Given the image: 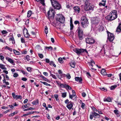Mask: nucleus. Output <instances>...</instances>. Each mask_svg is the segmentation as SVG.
Instances as JSON below:
<instances>
[{"label":"nucleus","instance_id":"nucleus-1","mask_svg":"<svg viewBox=\"0 0 121 121\" xmlns=\"http://www.w3.org/2000/svg\"><path fill=\"white\" fill-rule=\"evenodd\" d=\"M56 19L57 21L55 24L56 27L57 28L60 29L61 24L63 23L65 21V18L61 14H58L56 16Z\"/></svg>","mask_w":121,"mask_h":121},{"label":"nucleus","instance_id":"nucleus-2","mask_svg":"<svg viewBox=\"0 0 121 121\" xmlns=\"http://www.w3.org/2000/svg\"><path fill=\"white\" fill-rule=\"evenodd\" d=\"M81 22L82 26L84 28L86 27L88 24V20L86 17L84 16H82L81 18Z\"/></svg>","mask_w":121,"mask_h":121},{"label":"nucleus","instance_id":"nucleus-3","mask_svg":"<svg viewBox=\"0 0 121 121\" xmlns=\"http://www.w3.org/2000/svg\"><path fill=\"white\" fill-rule=\"evenodd\" d=\"M70 48L71 50L75 52L78 55H80L81 53H83L84 52L88 53L86 49H82L77 48H74L72 46Z\"/></svg>","mask_w":121,"mask_h":121},{"label":"nucleus","instance_id":"nucleus-4","mask_svg":"<svg viewBox=\"0 0 121 121\" xmlns=\"http://www.w3.org/2000/svg\"><path fill=\"white\" fill-rule=\"evenodd\" d=\"M76 31L77 32L78 35L79 39L80 40H82L84 38V35L82 30L80 26L78 27Z\"/></svg>","mask_w":121,"mask_h":121},{"label":"nucleus","instance_id":"nucleus-5","mask_svg":"<svg viewBox=\"0 0 121 121\" xmlns=\"http://www.w3.org/2000/svg\"><path fill=\"white\" fill-rule=\"evenodd\" d=\"M112 21L115 20L117 17V11L116 10H112L110 13Z\"/></svg>","mask_w":121,"mask_h":121},{"label":"nucleus","instance_id":"nucleus-6","mask_svg":"<svg viewBox=\"0 0 121 121\" xmlns=\"http://www.w3.org/2000/svg\"><path fill=\"white\" fill-rule=\"evenodd\" d=\"M86 42L89 44H92L95 42V40L92 38H88L86 39Z\"/></svg>","mask_w":121,"mask_h":121},{"label":"nucleus","instance_id":"nucleus-7","mask_svg":"<svg viewBox=\"0 0 121 121\" xmlns=\"http://www.w3.org/2000/svg\"><path fill=\"white\" fill-rule=\"evenodd\" d=\"M55 15L54 11L52 9H51L48 12V15L49 17H51L52 16L53 17Z\"/></svg>","mask_w":121,"mask_h":121},{"label":"nucleus","instance_id":"nucleus-8","mask_svg":"<svg viewBox=\"0 0 121 121\" xmlns=\"http://www.w3.org/2000/svg\"><path fill=\"white\" fill-rule=\"evenodd\" d=\"M94 6L93 5L91 4L86 6H85L84 9L86 11H87L91 10H93L94 9Z\"/></svg>","mask_w":121,"mask_h":121},{"label":"nucleus","instance_id":"nucleus-9","mask_svg":"<svg viewBox=\"0 0 121 121\" xmlns=\"http://www.w3.org/2000/svg\"><path fill=\"white\" fill-rule=\"evenodd\" d=\"M52 6L54 9L59 10L61 8V5L58 2Z\"/></svg>","mask_w":121,"mask_h":121},{"label":"nucleus","instance_id":"nucleus-10","mask_svg":"<svg viewBox=\"0 0 121 121\" xmlns=\"http://www.w3.org/2000/svg\"><path fill=\"white\" fill-rule=\"evenodd\" d=\"M108 35L109 41L110 42H112L114 38L113 35L109 32L108 33Z\"/></svg>","mask_w":121,"mask_h":121},{"label":"nucleus","instance_id":"nucleus-11","mask_svg":"<svg viewBox=\"0 0 121 121\" xmlns=\"http://www.w3.org/2000/svg\"><path fill=\"white\" fill-rule=\"evenodd\" d=\"M12 94V96L14 99H22V96H21L17 95H16L14 93H13Z\"/></svg>","mask_w":121,"mask_h":121},{"label":"nucleus","instance_id":"nucleus-12","mask_svg":"<svg viewBox=\"0 0 121 121\" xmlns=\"http://www.w3.org/2000/svg\"><path fill=\"white\" fill-rule=\"evenodd\" d=\"M74 12L75 13H79L80 11V8L79 6H76L73 8Z\"/></svg>","mask_w":121,"mask_h":121},{"label":"nucleus","instance_id":"nucleus-13","mask_svg":"<svg viewBox=\"0 0 121 121\" xmlns=\"http://www.w3.org/2000/svg\"><path fill=\"white\" fill-rule=\"evenodd\" d=\"M116 32L117 33H119L121 32V23H119L117 27Z\"/></svg>","mask_w":121,"mask_h":121},{"label":"nucleus","instance_id":"nucleus-14","mask_svg":"<svg viewBox=\"0 0 121 121\" xmlns=\"http://www.w3.org/2000/svg\"><path fill=\"white\" fill-rule=\"evenodd\" d=\"M69 98L73 100H76V96L74 95H71L70 93H69Z\"/></svg>","mask_w":121,"mask_h":121},{"label":"nucleus","instance_id":"nucleus-15","mask_svg":"<svg viewBox=\"0 0 121 121\" xmlns=\"http://www.w3.org/2000/svg\"><path fill=\"white\" fill-rule=\"evenodd\" d=\"M87 64L89 65L90 67H92L93 65H94L95 64V62L92 60H91L90 62H88Z\"/></svg>","mask_w":121,"mask_h":121},{"label":"nucleus","instance_id":"nucleus-16","mask_svg":"<svg viewBox=\"0 0 121 121\" xmlns=\"http://www.w3.org/2000/svg\"><path fill=\"white\" fill-rule=\"evenodd\" d=\"M41 50H42L41 48L39 45H37L35 48V51L37 52H39Z\"/></svg>","mask_w":121,"mask_h":121},{"label":"nucleus","instance_id":"nucleus-17","mask_svg":"<svg viewBox=\"0 0 121 121\" xmlns=\"http://www.w3.org/2000/svg\"><path fill=\"white\" fill-rule=\"evenodd\" d=\"M93 114V117L95 118H99L100 117V115H99L95 112H92Z\"/></svg>","mask_w":121,"mask_h":121},{"label":"nucleus","instance_id":"nucleus-18","mask_svg":"<svg viewBox=\"0 0 121 121\" xmlns=\"http://www.w3.org/2000/svg\"><path fill=\"white\" fill-rule=\"evenodd\" d=\"M85 4V6H86L90 4L89 0H83Z\"/></svg>","mask_w":121,"mask_h":121},{"label":"nucleus","instance_id":"nucleus-19","mask_svg":"<svg viewBox=\"0 0 121 121\" xmlns=\"http://www.w3.org/2000/svg\"><path fill=\"white\" fill-rule=\"evenodd\" d=\"M105 18L108 21H112L110 13L109 15L105 17Z\"/></svg>","mask_w":121,"mask_h":121},{"label":"nucleus","instance_id":"nucleus-20","mask_svg":"<svg viewBox=\"0 0 121 121\" xmlns=\"http://www.w3.org/2000/svg\"><path fill=\"white\" fill-rule=\"evenodd\" d=\"M72 103H70L68 104L66 106V107L69 110L71 109L73 107V104Z\"/></svg>","mask_w":121,"mask_h":121},{"label":"nucleus","instance_id":"nucleus-21","mask_svg":"<svg viewBox=\"0 0 121 121\" xmlns=\"http://www.w3.org/2000/svg\"><path fill=\"white\" fill-rule=\"evenodd\" d=\"M6 58L7 60H8V61L12 64H13V63H14L13 61L11 58L8 57H7Z\"/></svg>","mask_w":121,"mask_h":121},{"label":"nucleus","instance_id":"nucleus-22","mask_svg":"<svg viewBox=\"0 0 121 121\" xmlns=\"http://www.w3.org/2000/svg\"><path fill=\"white\" fill-rule=\"evenodd\" d=\"M52 6L54 4H55L58 1L57 0H50Z\"/></svg>","mask_w":121,"mask_h":121},{"label":"nucleus","instance_id":"nucleus-23","mask_svg":"<svg viewBox=\"0 0 121 121\" xmlns=\"http://www.w3.org/2000/svg\"><path fill=\"white\" fill-rule=\"evenodd\" d=\"M75 80L76 81H78L80 82H81L82 81V80L81 78L79 77H77L75 78Z\"/></svg>","mask_w":121,"mask_h":121},{"label":"nucleus","instance_id":"nucleus-24","mask_svg":"<svg viewBox=\"0 0 121 121\" xmlns=\"http://www.w3.org/2000/svg\"><path fill=\"white\" fill-rule=\"evenodd\" d=\"M101 74L103 75H106L107 74L105 69H103L101 70Z\"/></svg>","mask_w":121,"mask_h":121},{"label":"nucleus","instance_id":"nucleus-25","mask_svg":"<svg viewBox=\"0 0 121 121\" xmlns=\"http://www.w3.org/2000/svg\"><path fill=\"white\" fill-rule=\"evenodd\" d=\"M99 30L100 32H102V31H103L104 30V27L100 25L99 26Z\"/></svg>","mask_w":121,"mask_h":121},{"label":"nucleus","instance_id":"nucleus-26","mask_svg":"<svg viewBox=\"0 0 121 121\" xmlns=\"http://www.w3.org/2000/svg\"><path fill=\"white\" fill-rule=\"evenodd\" d=\"M0 68L6 70L7 68L5 67V66L2 64H0Z\"/></svg>","mask_w":121,"mask_h":121},{"label":"nucleus","instance_id":"nucleus-27","mask_svg":"<svg viewBox=\"0 0 121 121\" xmlns=\"http://www.w3.org/2000/svg\"><path fill=\"white\" fill-rule=\"evenodd\" d=\"M118 110H115L114 111V113L117 116V117H119L120 116L119 115V114L118 113Z\"/></svg>","mask_w":121,"mask_h":121},{"label":"nucleus","instance_id":"nucleus-28","mask_svg":"<svg viewBox=\"0 0 121 121\" xmlns=\"http://www.w3.org/2000/svg\"><path fill=\"white\" fill-rule=\"evenodd\" d=\"M99 20L97 18H96L95 20L93 21V23L94 24H97L99 23Z\"/></svg>","mask_w":121,"mask_h":121},{"label":"nucleus","instance_id":"nucleus-29","mask_svg":"<svg viewBox=\"0 0 121 121\" xmlns=\"http://www.w3.org/2000/svg\"><path fill=\"white\" fill-rule=\"evenodd\" d=\"M102 2H103V3H100L99 4V5H101L103 6H104L105 5V3L106 2V1L104 0H102Z\"/></svg>","mask_w":121,"mask_h":121},{"label":"nucleus","instance_id":"nucleus-30","mask_svg":"<svg viewBox=\"0 0 121 121\" xmlns=\"http://www.w3.org/2000/svg\"><path fill=\"white\" fill-rule=\"evenodd\" d=\"M37 2H39L40 1L42 5L43 6H44L45 5V4L44 3V0H35Z\"/></svg>","mask_w":121,"mask_h":121},{"label":"nucleus","instance_id":"nucleus-31","mask_svg":"<svg viewBox=\"0 0 121 121\" xmlns=\"http://www.w3.org/2000/svg\"><path fill=\"white\" fill-rule=\"evenodd\" d=\"M70 30H72L73 28V26L71 20H70Z\"/></svg>","mask_w":121,"mask_h":121},{"label":"nucleus","instance_id":"nucleus-32","mask_svg":"<svg viewBox=\"0 0 121 121\" xmlns=\"http://www.w3.org/2000/svg\"><path fill=\"white\" fill-rule=\"evenodd\" d=\"M32 11H29L27 13V17H30L32 14Z\"/></svg>","mask_w":121,"mask_h":121},{"label":"nucleus","instance_id":"nucleus-33","mask_svg":"<svg viewBox=\"0 0 121 121\" xmlns=\"http://www.w3.org/2000/svg\"><path fill=\"white\" fill-rule=\"evenodd\" d=\"M4 49H7L8 50L10 51L11 52H12V49L11 48H10L8 46H6L5 47Z\"/></svg>","mask_w":121,"mask_h":121},{"label":"nucleus","instance_id":"nucleus-34","mask_svg":"<svg viewBox=\"0 0 121 121\" xmlns=\"http://www.w3.org/2000/svg\"><path fill=\"white\" fill-rule=\"evenodd\" d=\"M32 104L33 105H37L39 104V101L37 100L36 101H34L32 102Z\"/></svg>","mask_w":121,"mask_h":121},{"label":"nucleus","instance_id":"nucleus-35","mask_svg":"<svg viewBox=\"0 0 121 121\" xmlns=\"http://www.w3.org/2000/svg\"><path fill=\"white\" fill-rule=\"evenodd\" d=\"M40 82L42 83L44 85H45L47 86H51V85L49 84H48L47 82H43L42 81H40Z\"/></svg>","mask_w":121,"mask_h":121},{"label":"nucleus","instance_id":"nucleus-36","mask_svg":"<svg viewBox=\"0 0 121 121\" xmlns=\"http://www.w3.org/2000/svg\"><path fill=\"white\" fill-rule=\"evenodd\" d=\"M13 51L14 53L16 54L19 55L20 54V53L19 52L14 49L13 50Z\"/></svg>","mask_w":121,"mask_h":121},{"label":"nucleus","instance_id":"nucleus-37","mask_svg":"<svg viewBox=\"0 0 121 121\" xmlns=\"http://www.w3.org/2000/svg\"><path fill=\"white\" fill-rule=\"evenodd\" d=\"M55 98L56 100L57 101H58L59 100L58 98V95H54Z\"/></svg>","mask_w":121,"mask_h":121},{"label":"nucleus","instance_id":"nucleus-38","mask_svg":"<svg viewBox=\"0 0 121 121\" xmlns=\"http://www.w3.org/2000/svg\"><path fill=\"white\" fill-rule=\"evenodd\" d=\"M104 101L110 102L111 101V100L110 98H108L106 99H104Z\"/></svg>","mask_w":121,"mask_h":121},{"label":"nucleus","instance_id":"nucleus-39","mask_svg":"<svg viewBox=\"0 0 121 121\" xmlns=\"http://www.w3.org/2000/svg\"><path fill=\"white\" fill-rule=\"evenodd\" d=\"M44 31L46 34L47 35L48 33V28L47 26L45 27Z\"/></svg>","mask_w":121,"mask_h":121},{"label":"nucleus","instance_id":"nucleus-40","mask_svg":"<svg viewBox=\"0 0 121 121\" xmlns=\"http://www.w3.org/2000/svg\"><path fill=\"white\" fill-rule=\"evenodd\" d=\"M60 84V86L62 88H66L67 84H63L59 83Z\"/></svg>","mask_w":121,"mask_h":121},{"label":"nucleus","instance_id":"nucleus-41","mask_svg":"<svg viewBox=\"0 0 121 121\" xmlns=\"http://www.w3.org/2000/svg\"><path fill=\"white\" fill-rule=\"evenodd\" d=\"M62 96L63 98H65L66 96V92H64V93H62Z\"/></svg>","mask_w":121,"mask_h":121},{"label":"nucleus","instance_id":"nucleus-42","mask_svg":"<svg viewBox=\"0 0 121 121\" xmlns=\"http://www.w3.org/2000/svg\"><path fill=\"white\" fill-rule=\"evenodd\" d=\"M70 66L73 68H74L75 65V64L74 62H71L70 64Z\"/></svg>","mask_w":121,"mask_h":121},{"label":"nucleus","instance_id":"nucleus-43","mask_svg":"<svg viewBox=\"0 0 121 121\" xmlns=\"http://www.w3.org/2000/svg\"><path fill=\"white\" fill-rule=\"evenodd\" d=\"M24 36L25 37L27 38H29L30 36V35L27 32H26V34L24 35Z\"/></svg>","mask_w":121,"mask_h":121},{"label":"nucleus","instance_id":"nucleus-44","mask_svg":"<svg viewBox=\"0 0 121 121\" xmlns=\"http://www.w3.org/2000/svg\"><path fill=\"white\" fill-rule=\"evenodd\" d=\"M65 88L67 90L68 89L70 90L72 89L71 87L67 84L66 85V86Z\"/></svg>","mask_w":121,"mask_h":121},{"label":"nucleus","instance_id":"nucleus-45","mask_svg":"<svg viewBox=\"0 0 121 121\" xmlns=\"http://www.w3.org/2000/svg\"><path fill=\"white\" fill-rule=\"evenodd\" d=\"M49 64L51 65H52L55 67H56V65L55 64L54 62L53 61H52L50 62Z\"/></svg>","mask_w":121,"mask_h":121},{"label":"nucleus","instance_id":"nucleus-46","mask_svg":"<svg viewBox=\"0 0 121 121\" xmlns=\"http://www.w3.org/2000/svg\"><path fill=\"white\" fill-rule=\"evenodd\" d=\"M117 85L113 86H111L110 87V89L111 90H113L115 88L117 87Z\"/></svg>","mask_w":121,"mask_h":121},{"label":"nucleus","instance_id":"nucleus-47","mask_svg":"<svg viewBox=\"0 0 121 121\" xmlns=\"http://www.w3.org/2000/svg\"><path fill=\"white\" fill-rule=\"evenodd\" d=\"M58 60L59 62L61 63H62L63 62L62 59L61 58H58Z\"/></svg>","mask_w":121,"mask_h":121},{"label":"nucleus","instance_id":"nucleus-48","mask_svg":"<svg viewBox=\"0 0 121 121\" xmlns=\"http://www.w3.org/2000/svg\"><path fill=\"white\" fill-rule=\"evenodd\" d=\"M41 77L45 81H46L47 82H48L49 81V80L45 78V77L43 76H41Z\"/></svg>","mask_w":121,"mask_h":121},{"label":"nucleus","instance_id":"nucleus-49","mask_svg":"<svg viewBox=\"0 0 121 121\" xmlns=\"http://www.w3.org/2000/svg\"><path fill=\"white\" fill-rule=\"evenodd\" d=\"M100 89L102 90L103 91H107V90L106 88H105L104 87H103L102 88H100Z\"/></svg>","mask_w":121,"mask_h":121},{"label":"nucleus","instance_id":"nucleus-50","mask_svg":"<svg viewBox=\"0 0 121 121\" xmlns=\"http://www.w3.org/2000/svg\"><path fill=\"white\" fill-rule=\"evenodd\" d=\"M38 56L41 58H42L43 57V55L42 54H40L38 53Z\"/></svg>","mask_w":121,"mask_h":121},{"label":"nucleus","instance_id":"nucleus-51","mask_svg":"<svg viewBox=\"0 0 121 121\" xmlns=\"http://www.w3.org/2000/svg\"><path fill=\"white\" fill-rule=\"evenodd\" d=\"M93 112H92L90 114V118L91 119H92L93 118Z\"/></svg>","mask_w":121,"mask_h":121},{"label":"nucleus","instance_id":"nucleus-52","mask_svg":"<svg viewBox=\"0 0 121 121\" xmlns=\"http://www.w3.org/2000/svg\"><path fill=\"white\" fill-rule=\"evenodd\" d=\"M30 56L28 55H27L26 57V60L27 61H29L30 60Z\"/></svg>","mask_w":121,"mask_h":121},{"label":"nucleus","instance_id":"nucleus-53","mask_svg":"<svg viewBox=\"0 0 121 121\" xmlns=\"http://www.w3.org/2000/svg\"><path fill=\"white\" fill-rule=\"evenodd\" d=\"M51 76L53 78L55 79H56V76L54 75L53 74H51Z\"/></svg>","mask_w":121,"mask_h":121},{"label":"nucleus","instance_id":"nucleus-54","mask_svg":"<svg viewBox=\"0 0 121 121\" xmlns=\"http://www.w3.org/2000/svg\"><path fill=\"white\" fill-rule=\"evenodd\" d=\"M18 76V74L17 73H14L13 75V76L15 78L17 77Z\"/></svg>","mask_w":121,"mask_h":121},{"label":"nucleus","instance_id":"nucleus-55","mask_svg":"<svg viewBox=\"0 0 121 121\" xmlns=\"http://www.w3.org/2000/svg\"><path fill=\"white\" fill-rule=\"evenodd\" d=\"M21 42L22 43H25V40L23 38H21Z\"/></svg>","mask_w":121,"mask_h":121},{"label":"nucleus","instance_id":"nucleus-56","mask_svg":"<svg viewBox=\"0 0 121 121\" xmlns=\"http://www.w3.org/2000/svg\"><path fill=\"white\" fill-rule=\"evenodd\" d=\"M21 71L22 73L24 74H27V73L26 72H25L24 70H22Z\"/></svg>","mask_w":121,"mask_h":121},{"label":"nucleus","instance_id":"nucleus-57","mask_svg":"<svg viewBox=\"0 0 121 121\" xmlns=\"http://www.w3.org/2000/svg\"><path fill=\"white\" fill-rule=\"evenodd\" d=\"M66 76L68 79H69L71 77L70 75L69 74H67L66 75Z\"/></svg>","mask_w":121,"mask_h":121},{"label":"nucleus","instance_id":"nucleus-58","mask_svg":"<svg viewBox=\"0 0 121 121\" xmlns=\"http://www.w3.org/2000/svg\"><path fill=\"white\" fill-rule=\"evenodd\" d=\"M7 32L5 30H3L2 31V33L3 34H5L7 33Z\"/></svg>","mask_w":121,"mask_h":121},{"label":"nucleus","instance_id":"nucleus-59","mask_svg":"<svg viewBox=\"0 0 121 121\" xmlns=\"http://www.w3.org/2000/svg\"><path fill=\"white\" fill-rule=\"evenodd\" d=\"M27 70L30 72L31 71V68L30 67H27Z\"/></svg>","mask_w":121,"mask_h":121},{"label":"nucleus","instance_id":"nucleus-60","mask_svg":"<svg viewBox=\"0 0 121 121\" xmlns=\"http://www.w3.org/2000/svg\"><path fill=\"white\" fill-rule=\"evenodd\" d=\"M74 23L76 25L77 24H78L79 25V22L78 21H75L74 22Z\"/></svg>","mask_w":121,"mask_h":121},{"label":"nucleus","instance_id":"nucleus-61","mask_svg":"<svg viewBox=\"0 0 121 121\" xmlns=\"http://www.w3.org/2000/svg\"><path fill=\"white\" fill-rule=\"evenodd\" d=\"M27 79L26 78H22V80L23 81H27Z\"/></svg>","mask_w":121,"mask_h":121},{"label":"nucleus","instance_id":"nucleus-62","mask_svg":"<svg viewBox=\"0 0 121 121\" xmlns=\"http://www.w3.org/2000/svg\"><path fill=\"white\" fill-rule=\"evenodd\" d=\"M65 104H69V103H70V102H69V100L68 99H66L65 101Z\"/></svg>","mask_w":121,"mask_h":121},{"label":"nucleus","instance_id":"nucleus-63","mask_svg":"<svg viewBox=\"0 0 121 121\" xmlns=\"http://www.w3.org/2000/svg\"><path fill=\"white\" fill-rule=\"evenodd\" d=\"M82 95L83 97H85L86 96V94L85 93H82Z\"/></svg>","mask_w":121,"mask_h":121},{"label":"nucleus","instance_id":"nucleus-64","mask_svg":"<svg viewBox=\"0 0 121 121\" xmlns=\"http://www.w3.org/2000/svg\"><path fill=\"white\" fill-rule=\"evenodd\" d=\"M86 74H87V76L89 77V78H90V77H91V75L90 73H88V72H87V73H86Z\"/></svg>","mask_w":121,"mask_h":121}]
</instances>
